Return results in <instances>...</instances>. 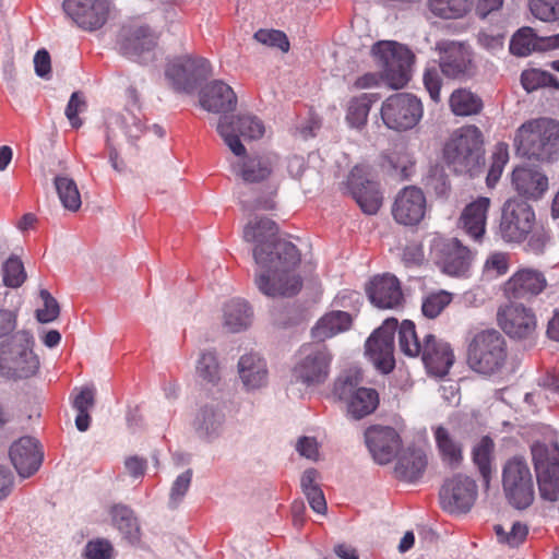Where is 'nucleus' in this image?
I'll return each instance as SVG.
<instances>
[{"mask_svg": "<svg viewBox=\"0 0 559 559\" xmlns=\"http://www.w3.org/2000/svg\"><path fill=\"white\" fill-rule=\"evenodd\" d=\"M62 7L79 27L90 32L103 27L110 12L109 0H64Z\"/></svg>", "mask_w": 559, "mask_h": 559, "instance_id": "obj_17", "label": "nucleus"}, {"mask_svg": "<svg viewBox=\"0 0 559 559\" xmlns=\"http://www.w3.org/2000/svg\"><path fill=\"white\" fill-rule=\"evenodd\" d=\"M527 238L526 250L534 254H540L544 252L545 247L550 239V234L543 225L537 226L535 224Z\"/></svg>", "mask_w": 559, "mask_h": 559, "instance_id": "obj_59", "label": "nucleus"}, {"mask_svg": "<svg viewBox=\"0 0 559 559\" xmlns=\"http://www.w3.org/2000/svg\"><path fill=\"white\" fill-rule=\"evenodd\" d=\"M371 304L380 309H397L404 302L400 281L391 274L377 275L366 286Z\"/></svg>", "mask_w": 559, "mask_h": 559, "instance_id": "obj_19", "label": "nucleus"}, {"mask_svg": "<svg viewBox=\"0 0 559 559\" xmlns=\"http://www.w3.org/2000/svg\"><path fill=\"white\" fill-rule=\"evenodd\" d=\"M390 164L395 170L400 169L403 179H407L411 176L414 167V162L406 152L393 154L390 157Z\"/></svg>", "mask_w": 559, "mask_h": 559, "instance_id": "obj_64", "label": "nucleus"}, {"mask_svg": "<svg viewBox=\"0 0 559 559\" xmlns=\"http://www.w3.org/2000/svg\"><path fill=\"white\" fill-rule=\"evenodd\" d=\"M107 131L111 134H117V131H121L129 141L133 142L141 138L144 132V126L138 116L129 110H124L121 114L109 117Z\"/></svg>", "mask_w": 559, "mask_h": 559, "instance_id": "obj_37", "label": "nucleus"}, {"mask_svg": "<svg viewBox=\"0 0 559 559\" xmlns=\"http://www.w3.org/2000/svg\"><path fill=\"white\" fill-rule=\"evenodd\" d=\"M114 525L124 535L130 543L140 540V525L133 511L123 504H116L110 511Z\"/></svg>", "mask_w": 559, "mask_h": 559, "instance_id": "obj_40", "label": "nucleus"}, {"mask_svg": "<svg viewBox=\"0 0 559 559\" xmlns=\"http://www.w3.org/2000/svg\"><path fill=\"white\" fill-rule=\"evenodd\" d=\"M200 103L207 111L228 112L236 109L237 96L228 84L216 80L205 86Z\"/></svg>", "mask_w": 559, "mask_h": 559, "instance_id": "obj_28", "label": "nucleus"}, {"mask_svg": "<svg viewBox=\"0 0 559 559\" xmlns=\"http://www.w3.org/2000/svg\"><path fill=\"white\" fill-rule=\"evenodd\" d=\"M399 345L400 349H411V346H414V349H450L449 344L441 343L430 332L423 333V337L419 340L416 326L411 320H404L400 325Z\"/></svg>", "mask_w": 559, "mask_h": 559, "instance_id": "obj_31", "label": "nucleus"}, {"mask_svg": "<svg viewBox=\"0 0 559 559\" xmlns=\"http://www.w3.org/2000/svg\"><path fill=\"white\" fill-rule=\"evenodd\" d=\"M353 317L345 311H330L318 320L311 330V337L317 343H323L350 329Z\"/></svg>", "mask_w": 559, "mask_h": 559, "instance_id": "obj_30", "label": "nucleus"}, {"mask_svg": "<svg viewBox=\"0 0 559 559\" xmlns=\"http://www.w3.org/2000/svg\"><path fill=\"white\" fill-rule=\"evenodd\" d=\"M39 367L35 352H0V373L11 379H24Z\"/></svg>", "mask_w": 559, "mask_h": 559, "instance_id": "obj_26", "label": "nucleus"}, {"mask_svg": "<svg viewBox=\"0 0 559 559\" xmlns=\"http://www.w3.org/2000/svg\"><path fill=\"white\" fill-rule=\"evenodd\" d=\"M368 360L381 373H390L395 367L393 352H365Z\"/></svg>", "mask_w": 559, "mask_h": 559, "instance_id": "obj_61", "label": "nucleus"}, {"mask_svg": "<svg viewBox=\"0 0 559 559\" xmlns=\"http://www.w3.org/2000/svg\"><path fill=\"white\" fill-rule=\"evenodd\" d=\"M510 269V253L493 251L489 253L484 264V274L489 278H497L508 273Z\"/></svg>", "mask_w": 559, "mask_h": 559, "instance_id": "obj_52", "label": "nucleus"}, {"mask_svg": "<svg viewBox=\"0 0 559 559\" xmlns=\"http://www.w3.org/2000/svg\"><path fill=\"white\" fill-rule=\"evenodd\" d=\"M345 402L347 403V413L354 419H361L376 411L379 395L374 389L360 388Z\"/></svg>", "mask_w": 559, "mask_h": 559, "instance_id": "obj_36", "label": "nucleus"}, {"mask_svg": "<svg viewBox=\"0 0 559 559\" xmlns=\"http://www.w3.org/2000/svg\"><path fill=\"white\" fill-rule=\"evenodd\" d=\"M512 187L522 197L537 200L548 189V178L531 167H516L512 171Z\"/></svg>", "mask_w": 559, "mask_h": 559, "instance_id": "obj_27", "label": "nucleus"}, {"mask_svg": "<svg viewBox=\"0 0 559 559\" xmlns=\"http://www.w3.org/2000/svg\"><path fill=\"white\" fill-rule=\"evenodd\" d=\"M427 457L423 450L407 448L399 456L394 472L399 479L415 481L424 474Z\"/></svg>", "mask_w": 559, "mask_h": 559, "instance_id": "obj_32", "label": "nucleus"}, {"mask_svg": "<svg viewBox=\"0 0 559 559\" xmlns=\"http://www.w3.org/2000/svg\"><path fill=\"white\" fill-rule=\"evenodd\" d=\"M348 187L364 213L376 214L382 205V194L379 183L364 178L360 169L355 167L348 176Z\"/></svg>", "mask_w": 559, "mask_h": 559, "instance_id": "obj_23", "label": "nucleus"}, {"mask_svg": "<svg viewBox=\"0 0 559 559\" xmlns=\"http://www.w3.org/2000/svg\"><path fill=\"white\" fill-rule=\"evenodd\" d=\"M497 323L510 338L519 341L532 338L537 330L534 310L514 300L498 308Z\"/></svg>", "mask_w": 559, "mask_h": 559, "instance_id": "obj_11", "label": "nucleus"}, {"mask_svg": "<svg viewBox=\"0 0 559 559\" xmlns=\"http://www.w3.org/2000/svg\"><path fill=\"white\" fill-rule=\"evenodd\" d=\"M3 284L8 287L17 288L26 280L23 263L17 258H10L3 264Z\"/></svg>", "mask_w": 559, "mask_h": 559, "instance_id": "obj_55", "label": "nucleus"}, {"mask_svg": "<svg viewBox=\"0 0 559 559\" xmlns=\"http://www.w3.org/2000/svg\"><path fill=\"white\" fill-rule=\"evenodd\" d=\"M409 356H418L420 352H405ZM423 361L430 374L443 377L453 364V352H421Z\"/></svg>", "mask_w": 559, "mask_h": 559, "instance_id": "obj_48", "label": "nucleus"}, {"mask_svg": "<svg viewBox=\"0 0 559 559\" xmlns=\"http://www.w3.org/2000/svg\"><path fill=\"white\" fill-rule=\"evenodd\" d=\"M58 197L64 209L75 212L81 207V194L76 182L68 176H57L53 180Z\"/></svg>", "mask_w": 559, "mask_h": 559, "instance_id": "obj_47", "label": "nucleus"}, {"mask_svg": "<svg viewBox=\"0 0 559 559\" xmlns=\"http://www.w3.org/2000/svg\"><path fill=\"white\" fill-rule=\"evenodd\" d=\"M371 53L381 74H362L354 83L356 88L378 86L381 80L395 90L403 88L408 83L414 55L406 46L393 40H381L372 46Z\"/></svg>", "mask_w": 559, "mask_h": 559, "instance_id": "obj_2", "label": "nucleus"}, {"mask_svg": "<svg viewBox=\"0 0 559 559\" xmlns=\"http://www.w3.org/2000/svg\"><path fill=\"white\" fill-rule=\"evenodd\" d=\"M469 349H504V336L493 328L474 329L469 331Z\"/></svg>", "mask_w": 559, "mask_h": 559, "instance_id": "obj_44", "label": "nucleus"}, {"mask_svg": "<svg viewBox=\"0 0 559 559\" xmlns=\"http://www.w3.org/2000/svg\"><path fill=\"white\" fill-rule=\"evenodd\" d=\"M211 70V64L205 58L183 55L168 62L165 74L176 90L191 92L210 76Z\"/></svg>", "mask_w": 559, "mask_h": 559, "instance_id": "obj_10", "label": "nucleus"}, {"mask_svg": "<svg viewBox=\"0 0 559 559\" xmlns=\"http://www.w3.org/2000/svg\"><path fill=\"white\" fill-rule=\"evenodd\" d=\"M450 108L455 116H473L483 109L479 96L465 88L455 90L450 96Z\"/></svg>", "mask_w": 559, "mask_h": 559, "instance_id": "obj_42", "label": "nucleus"}, {"mask_svg": "<svg viewBox=\"0 0 559 559\" xmlns=\"http://www.w3.org/2000/svg\"><path fill=\"white\" fill-rule=\"evenodd\" d=\"M380 115L388 129L402 132L418 124L424 115V107L415 95L396 93L382 103Z\"/></svg>", "mask_w": 559, "mask_h": 559, "instance_id": "obj_7", "label": "nucleus"}, {"mask_svg": "<svg viewBox=\"0 0 559 559\" xmlns=\"http://www.w3.org/2000/svg\"><path fill=\"white\" fill-rule=\"evenodd\" d=\"M39 296L44 302V308L36 311V318L41 323L55 321L60 313L58 301L46 289H41Z\"/></svg>", "mask_w": 559, "mask_h": 559, "instance_id": "obj_58", "label": "nucleus"}, {"mask_svg": "<svg viewBox=\"0 0 559 559\" xmlns=\"http://www.w3.org/2000/svg\"><path fill=\"white\" fill-rule=\"evenodd\" d=\"M440 504L449 513H466L477 497L475 480L466 475L456 474L447 479L440 489Z\"/></svg>", "mask_w": 559, "mask_h": 559, "instance_id": "obj_15", "label": "nucleus"}, {"mask_svg": "<svg viewBox=\"0 0 559 559\" xmlns=\"http://www.w3.org/2000/svg\"><path fill=\"white\" fill-rule=\"evenodd\" d=\"M540 37L536 35L532 27L520 28L510 41V51L518 57H526L535 50L542 51Z\"/></svg>", "mask_w": 559, "mask_h": 559, "instance_id": "obj_45", "label": "nucleus"}, {"mask_svg": "<svg viewBox=\"0 0 559 559\" xmlns=\"http://www.w3.org/2000/svg\"><path fill=\"white\" fill-rule=\"evenodd\" d=\"M217 132L229 150L236 156H241L246 153V147L239 138L258 140L263 136L265 128L263 122L254 116L243 115L236 119L223 116L219 118Z\"/></svg>", "mask_w": 559, "mask_h": 559, "instance_id": "obj_12", "label": "nucleus"}, {"mask_svg": "<svg viewBox=\"0 0 559 559\" xmlns=\"http://www.w3.org/2000/svg\"><path fill=\"white\" fill-rule=\"evenodd\" d=\"M452 301V294L440 290L428 295L421 306V310L425 317L435 319L442 310Z\"/></svg>", "mask_w": 559, "mask_h": 559, "instance_id": "obj_53", "label": "nucleus"}, {"mask_svg": "<svg viewBox=\"0 0 559 559\" xmlns=\"http://www.w3.org/2000/svg\"><path fill=\"white\" fill-rule=\"evenodd\" d=\"M443 159L456 174L476 176L485 165L483 133L476 126L455 130L443 147Z\"/></svg>", "mask_w": 559, "mask_h": 559, "instance_id": "obj_3", "label": "nucleus"}, {"mask_svg": "<svg viewBox=\"0 0 559 559\" xmlns=\"http://www.w3.org/2000/svg\"><path fill=\"white\" fill-rule=\"evenodd\" d=\"M424 85L430 95V98L438 103L440 100V91L442 85V79L439 74V70L436 67L427 68L424 73Z\"/></svg>", "mask_w": 559, "mask_h": 559, "instance_id": "obj_62", "label": "nucleus"}, {"mask_svg": "<svg viewBox=\"0 0 559 559\" xmlns=\"http://www.w3.org/2000/svg\"><path fill=\"white\" fill-rule=\"evenodd\" d=\"M548 282L544 272L535 267L518 269L501 286L508 300H531L547 288Z\"/></svg>", "mask_w": 559, "mask_h": 559, "instance_id": "obj_16", "label": "nucleus"}, {"mask_svg": "<svg viewBox=\"0 0 559 559\" xmlns=\"http://www.w3.org/2000/svg\"><path fill=\"white\" fill-rule=\"evenodd\" d=\"M535 222V212L526 201L509 199L502 206L499 235L506 242L520 243L527 239Z\"/></svg>", "mask_w": 559, "mask_h": 559, "instance_id": "obj_8", "label": "nucleus"}, {"mask_svg": "<svg viewBox=\"0 0 559 559\" xmlns=\"http://www.w3.org/2000/svg\"><path fill=\"white\" fill-rule=\"evenodd\" d=\"M521 83L525 91L533 92L542 87H551L559 91V81L547 71L528 69L522 72Z\"/></svg>", "mask_w": 559, "mask_h": 559, "instance_id": "obj_49", "label": "nucleus"}, {"mask_svg": "<svg viewBox=\"0 0 559 559\" xmlns=\"http://www.w3.org/2000/svg\"><path fill=\"white\" fill-rule=\"evenodd\" d=\"M10 457L19 475L28 477L39 468L43 453L36 439L22 437L11 445Z\"/></svg>", "mask_w": 559, "mask_h": 559, "instance_id": "obj_24", "label": "nucleus"}, {"mask_svg": "<svg viewBox=\"0 0 559 559\" xmlns=\"http://www.w3.org/2000/svg\"><path fill=\"white\" fill-rule=\"evenodd\" d=\"M430 254L441 271L451 276H465L474 259L473 252L455 238H435Z\"/></svg>", "mask_w": 559, "mask_h": 559, "instance_id": "obj_9", "label": "nucleus"}, {"mask_svg": "<svg viewBox=\"0 0 559 559\" xmlns=\"http://www.w3.org/2000/svg\"><path fill=\"white\" fill-rule=\"evenodd\" d=\"M331 360L329 352H309L295 364L293 377L308 386L321 384L329 377Z\"/></svg>", "mask_w": 559, "mask_h": 559, "instance_id": "obj_21", "label": "nucleus"}, {"mask_svg": "<svg viewBox=\"0 0 559 559\" xmlns=\"http://www.w3.org/2000/svg\"><path fill=\"white\" fill-rule=\"evenodd\" d=\"M501 483L507 501L518 510L527 509L534 501V479L527 460L521 455L508 459L501 471Z\"/></svg>", "mask_w": 559, "mask_h": 559, "instance_id": "obj_5", "label": "nucleus"}, {"mask_svg": "<svg viewBox=\"0 0 559 559\" xmlns=\"http://www.w3.org/2000/svg\"><path fill=\"white\" fill-rule=\"evenodd\" d=\"M519 154L537 160H550L559 152V121L548 117L530 119L515 131Z\"/></svg>", "mask_w": 559, "mask_h": 559, "instance_id": "obj_4", "label": "nucleus"}, {"mask_svg": "<svg viewBox=\"0 0 559 559\" xmlns=\"http://www.w3.org/2000/svg\"><path fill=\"white\" fill-rule=\"evenodd\" d=\"M197 372L204 381L216 384L221 380L222 366L215 352H203L197 362Z\"/></svg>", "mask_w": 559, "mask_h": 559, "instance_id": "obj_50", "label": "nucleus"}, {"mask_svg": "<svg viewBox=\"0 0 559 559\" xmlns=\"http://www.w3.org/2000/svg\"><path fill=\"white\" fill-rule=\"evenodd\" d=\"M251 320L252 310L247 301L231 299L225 304L223 326L227 332H240L251 324Z\"/></svg>", "mask_w": 559, "mask_h": 559, "instance_id": "obj_34", "label": "nucleus"}, {"mask_svg": "<svg viewBox=\"0 0 559 559\" xmlns=\"http://www.w3.org/2000/svg\"><path fill=\"white\" fill-rule=\"evenodd\" d=\"M278 227L270 218L249 222L243 228V239L255 242L253 259L260 266L254 283L269 297H293L302 287L297 273L301 258L297 247L277 237Z\"/></svg>", "mask_w": 559, "mask_h": 559, "instance_id": "obj_1", "label": "nucleus"}, {"mask_svg": "<svg viewBox=\"0 0 559 559\" xmlns=\"http://www.w3.org/2000/svg\"><path fill=\"white\" fill-rule=\"evenodd\" d=\"M437 49L440 70L447 78L469 79L476 73L473 51L465 43L444 40L438 43Z\"/></svg>", "mask_w": 559, "mask_h": 559, "instance_id": "obj_14", "label": "nucleus"}, {"mask_svg": "<svg viewBox=\"0 0 559 559\" xmlns=\"http://www.w3.org/2000/svg\"><path fill=\"white\" fill-rule=\"evenodd\" d=\"M426 197L421 189L409 186L403 188L392 205L395 222L404 226H416L426 214Z\"/></svg>", "mask_w": 559, "mask_h": 559, "instance_id": "obj_18", "label": "nucleus"}, {"mask_svg": "<svg viewBox=\"0 0 559 559\" xmlns=\"http://www.w3.org/2000/svg\"><path fill=\"white\" fill-rule=\"evenodd\" d=\"M495 443L488 436H484L472 450L473 463L477 467L485 486L488 488L492 476Z\"/></svg>", "mask_w": 559, "mask_h": 559, "instance_id": "obj_35", "label": "nucleus"}, {"mask_svg": "<svg viewBox=\"0 0 559 559\" xmlns=\"http://www.w3.org/2000/svg\"><path fill=\"white\" fill-rule=\"evenodd\" d=\"M240 157V160L233 165V170L248 183H259L270 179L278 163V156L275 153L253 155L245 153Z\"/></svg>", "mask_w": 559, "mask_h": 559, "instance_id": "obj_20", "label": "nucleus"}, {"mask_svg": "<svg viewBox=\"0 0 559 559\" xmlns=\"http://www.w3.org/2000/svg\"><path fill=\"white\" fill-rule=\"evenodd\" d=\"M114 547L108 539L96 538L90 540L83 552L84 559H112Z\"/></svg>", "mask_w": 559, "mask_h": 559, "instance_id": "obj_57", "label": "nucleus"}, {"mask_svg": "<svg viewBox=\"0 0 559 559\" xmlns=\"http://www.w3.org/2000/svg\"><path fill=\"white\" fill-rule=\"evenodd\" d=\"M491 201L487 197H479L467 204L459 218V226L475 241H481L486 234L487 214Z\"/></svg>", "mask_w": 559, "mask_h": 559, "instance_id": "obj_25", "label": "nucleus"}, {"mask_svg": "<svg viewBox=\"0 0 559 559\" xmlns=\"http://www.w3.org/2000/svg\"><path fill=\"white\" fill-rule=\"evenodd\" d=\"M224 420L225 415L219 408L205 405L199 411L194 419V427L201 437L211 438L219 433Z\"/></svg>", "mask_w": 559, "mask_h": 559, "instance_id": "obj_38", "label": "nucleus"}, {"mask_svg": "<svg viewBox=\"0 0 559 559\" xmlns=\"http://www.w3.org/2000/svg\"><path fill=\"white\" fill-rule=\"evenodd\" d=\"M192 478V471L188 469L177 477L170 491V503L173 507H177L182 497L189 489Z\"/></svg>", "mask_w": 559, "mask_h": 559, "instance_id": "obj_63", "label": "nucleus"}, {"mask_svg": "<svg viewBox=\"0 0 559 559\" xmlns=\"http://www.w3.org/2000/svg\"><path fill=\"white\" fill-rule=\"evenodd\" d=\"M433 437L440 457L451 468H456L463 461V445L445 427L433 429Z\"/></svg>", "mask_w": 559, "mask_h": 559, "instance_id": "obj_33", "label": "nucleus"}, {"mask_svg": "<svg viewBox=\"0 0 559 559\" xmlns=\"http://www.w3.org/2000/svg\"><path fill=\"white\" fill-rule=\"evenodd\" d=\"M362 371L357 367H352L345 370L336 379L334 383L333 393L341 401H347L354 393H356L361 386Z\"/></svg>", "mask_w": 559, "mask_h": 559, "instance_id": "obj_46", "label": "nucleus"}, {"mask_svg": "<svg viewBox=\"0 0 559 559\" xmlns=\"http://www.w3.org/2000/svg\"><path fill=\"white\" fill-rule=\"evenodd\" d=\"M238 372L246 388L254 390L267 382L266 362L259 352H248L238 361Z\"/></svg>", "mask_w": 559, "mask_h": 559, "instance_id": "obj_29", "label": "nucleus"}, {"mask_svg": "<svg viewBox=\"0 0 559 559\" xmlns=\"http://www.w3.org/2000/svg\"><path fill=\"white\" fill-rule=\"evenodd\" d=\"M531 451L542 499L559 501V454L550 455L549 449L543 443H534Z\"/></svg>", "mask_w": 559, "mask_h": 559, "instance_id": "obj_13", "label": "nucleus"}, {"mask_svg": "<svg viewBox=\"0 0 559 559\" xmlns=\"http://www.w3.org/2000/svg\"><path fill=\"white\" fill-rule=\"evenodd\" d=\"M366 443L379 464H388L401 448V438L392 427L373 426L365 432Z\"/></svg>", "mask_w": 559, "mask_h": 559, "instance_id": "obj_22", "label": "nucleus"}, {"mask_svg": "<svg viewBox=\"0 0 559 559\" xmlns=\"http://www.w3.org/2000/svg\"><path fill=\"white\" fill-rule=\"evenodd\" d=\"M379 99L376 93H364L348 102L346 121L353 128H362L368 120L370 108Z\"/></svg>", "mask_w": 559, "mask_h": 559, "instance_id": "obj_39", "label": "nucleus"}, {"mask_svg": "<svg viewBox=\"0 0 559 559\" xmlns=\"http://www.w3.org/2000/svg\"><path fill=\"white\" fill-rule=\"evenodd\" d=\"M253 38L269 47H276L283 52L289 50V40L286 34L277 29H259L254 33Z\"/></svg>", "mask_w": 559, "mask_h": 559, "instance_id": "obj_56", "label": "nucleus"}, {"mask_svg": "<svg viewBox=\"0 0 559 559\" xmlns=\"http://www.w3.org/2000/svg\"><path fill=\"white\" fill-rule=\"evenodd\" d=\"M399 329L396 319H386L367 338L365 349H394V336Z\"/></svg>", "mask_w": 559, "mask_h": 559, "instance_id": "obj_43", "label": "nucleus"}, {"mask_svg": "<svg viewBox=\"0 0 559 559\" xmlns=\"http://www.w3.org/2000/svg\"><path fill=\"white\" fill-rule=\"evenodd\" d=\"M466 360L476 372L491 374L503 366L506 352H468Z\"/></svg>", "mask_w": 559, "mask_h": 559, "instance_id": "obj_41", "label": "nucleus"}, {"mask_svg": "<svg viewBox=\"0 0 559 559\" xmlns=\"http://www.w3.org/2000/svg\"><path fill=\"white\" fill-rule=\"evenodd\" d=\"M530 10L543 22L559 21V0H530Z\"/></svg>", "mask_w": 559, "mask_h": 559, "instance_id": "obj_54", "label": "nucleus"}, {"mask_svg": "<svg viewBox=\"0 0 559 559\" xmlns=\"http://www.w3.org/2000/svg\"><path fill=\"white\" fill-rule=\"evenodd\" d=\"M158 39L159 34L150 25L133 20L121 26L117 45L124 57L136 62H145L153 57Z\"/></svg>", "mask_w": 559, "mask_h": 559, "instance_id": "obj_6", "label": "nucleus"}, {"mask_svg": "<svg viewBox=\"0 0 559 559\" xmlns=\"http://www.w3.org/2000/svg\"><path fill=\"white\" fill-rule=\"evenodd\" d=\"M509 162V146L499 142L491 155V164L487 175V186L492 188L500 179L506 164Z\"/></svg>", "mask_w": 559, "mask_h": 559, "instance_id": "obj_51", "label": "nucleus"}, {"mask_svg": "<svg viewBox=\"0 0 559 559\" xmlns=\"http://www.w3.org/2000/svg\"><path fill=\"white\" fill-rule=\"evenodd\" d=\"M86 107L87 105L84 96L80 92L72 93L66 107V116L73 128L78 129L82 126V120L79 118V114L83 112Z\"/></svg>", "mask_w": 559, "mask_h": 559, "instance_id": "obj_60", "label": "nucleus"}]
</instances>
